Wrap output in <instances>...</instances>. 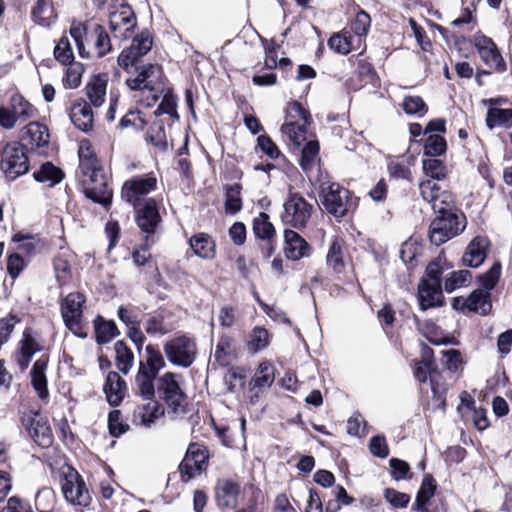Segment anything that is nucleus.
<instances>
[{"instance_id":"39","label":"nucleus","mask_w":512,"mask_h":512,"mask_svg":"<svg viewBox=\"0 0 512 512\" xmlns=\"http://www.w3.org/2000/svg\"><path fill=\"white\" fill-rule=\"evenodd\" d=\"M157 376L147 373L145 370L138 369L135 377V390L136 395L142 399L155 398V385L154 381Z\"/></svg>"},{"instance_id":"50","label":"nucleus","mask_w":512,"mask_h":512,"mask_svg":"<svg viewBox=\"0 0 512 512\" xmlns=\"http://www.w3.org/2000/svg\"><path fill=\"white\" fill-rule=\"evenodd\" d=\"M147 140L160 150L167 149L168 142L165 131V124L162 120L159 119L150 126L147 132Z\"/></svg>"},{"instance_id":"51","label":"nucleus","mask_w":512,"mask_h":512,"mask_svg":"<svg viewBox=\"0 0 512 512\" xmlns=\"http://www.w3.org/2000/svg\"><path fill=\"white\" fill-rule=\"evenodd\" d=\"M423 151L429 158L441 156L447 151V142L441 135H430L425 139Z\"/></svg>"},{"instance_id":"7","label":"nucleus","mask_w":512,"mask_h":512,"mask_svg":"<svg viewBox=\"0 0 512 512\" xmlns=\"http://www.w3.org/2000/svg\"><path fill=\"white\" fill-rule=\"evenodd\" d=\"M136 76L126 79L130 90H148L152 93V102L155 103L163 91V71L158 64H146L135 67Z\"/></svg>"},{"instance_id":"61","label":"nucleus","mask_w":512,"mask_h":512,"mask_svg":"<svg viewBox=\"0 0 512 512\" xmlns=\"http://www.w3.org/2000/svg\"><path fill=\"white\" fill-rule=\"evenodd\" d=\"M108 428L113 437H119L128 430L129 426L122 421L121 412L113 410L108 416Z\"/></svg>"},{"instance_id":"17","label":"nucleus","mask_w":512,"mask_h":512,"mask_svg":"<svg viewBox=\"0 0 512 512\" xmlns=\"http://www.w3.org/2000/svg\"><path fill=\"white\" fill-rule=\"evenodd\" d=\"M109 23L115 37L128 39L137 25V19L131 6L121 4L117 10L110 13Z\"/></svg>"},{"instance_id":"26","label":"nucleus","mask_w":512,"mask_h":512,"mask_svg":"<svg viewBox=\"0 0 512 512\" xmlns=\"http://www.w3.org/2000/svg\"><path fill=\"white\" fill-rule=\"evenodd\" d=\"M488 247L489 241L486 237H474L462 256L463 265L471 268L479 267L487 257Z\"/></svg>"},{"instance_id":"43","label":"nucleus","mask_w":512,"mask_h":512,"mask_svg":"<svg viewBox=\"0 0 512 512\" xmlns=\"http://www.w3.org/2000/svg\"><path fill=\"white\" fill-rule=\"evenodd\" d=\"M79 167L76 174H81L90 169L99 167V161L94 154L92 147L88 141H83L80 144L79 151Z\"/></svg>"},{"instance_id":"6","label":"nucleus","mask_w":512,"mask_h":512,"mask_svg":"<svg viewBox=\"0 0 512 512\" xmlns=\"http://www.w3.org/2000/svg\"><path fill=\"white\" fill-rule=\"evenodd\" d=\"M466 217L461 212L437 215L430 224L429 238L432 244L439 246L464 231Z\"/></svg>"},{"instance_id":"44","label":"nucleus","mask_w":512,"mask_h":512,"mask_svg":"<svg viewBox=\"0 0 512 512\" xmlns=\"http://www.w3.org/2000/svg\"><path fill=\"white\" fill-rule=\"evenodd\" d=\"M115 353H116V365L117 368L123 373L128 374L130 369L133 366L134 355L130 348L126 345V343L122 340L117 341L115 343Z\"/></svg>"},{"instance_id":"32","label":"nucleus","mask_w":512,"mask_h":512,"mask_svg":"<svg viewBox=\"0 0 512 512\" xmlns=\"http://www.w3.org/2000/svg\"><path fill=\"white\" fill-rule=\"evenodd\" d=\"M189 245L193 253L205 260H212L216 255V243L213 238L206 233H197L189 240Z\"/></svg>"},{"instance_id":"58","label":"nucleus","mask_w":512,"mask_h":512,"mask_svg":"<svg viewBox=\"0 0 512 512\" xmlns=\"http://www.w3.org/2000/svg\"><path fill=\"white\" fill-rule=\"evenodd\" d=\"M54 56L63 65L71 64L74 60L73 51L67 37H62L54 49Z\"/></svg>"},{"instance_id":"19","label":"nucleus","mask_w":512,"mask_h":512,"mask_svg":"<svg viewBox=\"0 0 512 512\" xmlns=\"http://www.w3.org/2000/svg\"><path fill=\"white\" fill-rule=\"evenodd\" d=\"M49 131L48 128L38 122H30L26 125L20 134L21 144L24 147H29L32 151L39 154H44L49 144Z\"/></svg>"},{"instance_id":"13","label":"nucleus","mask_w":512,"mask_h":512,"mask_svg":"<svg viewBox=\"0 0 512 512\" xmlns=\"http://www.w3.org/2000/svg\"><path fill=\"white\" fill-rule=\"evenodd\" d=\"M61 489L65 499L73 505L85 507L91 502V497L83 478L71 467H68L61 477Z\"/></svg>"},{"instance_id":"60","label":"nucleus","mask_w":512,"mask_h":512,"mask_svg":"<svg viewBox=\"0 0 512 512\" xmlns=\"http://www.w3.org/2000/svg\"><path fill=\"white\" fill-rule=\"evenodd\" d=\"M152 44V36L149 31L145 30L134 37L130 48H135L134 52L143 57L151 50Z\"/></svg>"},{"instance_id":"1","label":"nucleus","mask_w":512,"mask_h":512,"mask_svg":"<svg viewBox=\"0 0 512 512\" xmlns=\"http://www.w3.org/2000/svg\"><path fill=\"white\" fill-rule=\"evenodd\" d=\"M70 35L82 58L92 56L100 58L112 49L110 37L106 29L100 24L73 23L70 27Z\"/></svg>"},{"instance_id":"25","label":"nucleus","mask_w":512,"mask_h":512,"mask_svg":"<svg viewBox=\"0 0 512 512\" xmlns=\"http://www.w3.org/2000/svg\"><path fill=\"white\" fill-rule=\"evenodd\" d=\"M42 350V346L33 336L32 329L26 328L23 331L22 339L19 342V351L16 355V362L21 371L26 370L33 356Z\"/></svg>"},{"instance_id":"55","label":"nucleus","mask_w":512,"mask_h":512,"mask_svg":"<svg viewBox=\"0 0 512 512\" xmlns=\"http://www.w3.org/2000/svg\"><path fill=\"white\" fill-rule=\"evenodd\" d=\"M402 108L408 115H415L418 118L423 117L428 107L420 96H406L402 102Z\"/></svg>"},{"instance_id":"64","label":"nucleus","mask_w":512,"mask_h":512,"mask_svg":"<svg viewBox=\"0 0 512 512\" xmlns=\"http://www.w3.org/2000/svg\"><path fill=\"white\" fill-rule=\"evenodd\" d=\"M369 449L375 457L386 458L389 455V448L384 436H373L369 442Z\"/></svg>"},{"instance_id":"23","label":"nucleus","mask_w":512,"mask_h":512,"mask_svg":"<svg viewBox=\"0 0 512 512\" xmlns=\"http://www.w3.org/2000/svg\"><path fill=\"white\" fill-rule=\"evenodd\" d=\"M145 403L138 404L133 411L132 422L136 426L151 427V425L164 415V409L155 398L142 399Z\"/></svg>"},{"instance_id":"53","label":"nucleus","mask_w":512,"mask_h":512,"mask_svg":"<svg viewBox=\"0 0 512 512\" xmlns=\"http://www.w3.org/2000/svg\"><path fill=\"white\" fill-rule=\"evenodd\" d=\"M501 276V264L495 262L488 271L478 276V282L480 285L479 289L488 291L489 293L493 290Z\"/></svg>"},{"instance_id":"15","label":"nucleus","mask_w":512,"mask_h":512,"mask_svg":"<svg viewBox=\"0 0 512 512\" xmlns=\"http://www.w3.org/2000/svg\"><path fill=\"white\" fill-rule=\"evenodd\" d=\"M208 452L196 443L189 445L187 453L179 465L181 480L188 482L207 468Z\"/></svg>"},{"instance_id":"28","label":"nucleus","mask_w":512,"mask_h":512,"mask_svg":"<svg viewBox=\"0 0 512 512\" xmlns=\"http://www.w3.org/2000/svg\"><path fill=\"white\" fill-rule=\"evenodd\" d=\"M48 363L49 357L47 355H42L35 361L30 371L32 387L41 400H47L49 397L48 381L46 376Z\"/></svg>"},{"instance_id":"54","label":"nucleus","mask_w":512,"mask_h":512,"mask_svg":"<svg viewBox=\"0 0 512 512\" xmlns=\"http://www.w3.org/2000/svg\"><path fill=\"white\" fill-rule=\"evenodd\" d=\"M11 110L17 120H27L33 115V107L21 95L15 94L10 100Z\"/></svg>"},{"instance_id":"36","label":"nucleus","mask_w":512,"mask_h":512,"mask_svg":"<svg viewBox=\"0 0 512 512\" xmlns=\"http://www.w3.org/2000/svg\"><path fill=\"white\" fill-rule=\"evenodd\" d=\"M145 360L140 361L139 369L158 376L160 370L165 367V360L161 352L152 345L145 348Z\"/></svg>"},{"instance_id":"46","label":"nucleus","mask_w":512,"mask_h":512,"mask_svg":"<svg viewBox=\"0 0 512 512\" xmlns=\"http://www.w3.org/2000/svg\"><path fill=\"white\" fill-rule=\"evenodd\" d=\"M472 280V274L468 270H459L451 272L445 279L444 290L452 293L455 290L468 286Z\"/></svg>"},{"instance_id":"2","label":"nucleus","mask_w":512,"mask_h":512,"mask_svg":"<svg viewBox=\"0 0 512 512\" xmlns=\"http://www.w3.org/2000/svg\"><path fill=\"white\" fill-rule=\"evenodd\" d=\"M319 198L323 209L337 221L351 217L356 211L359 199L339 183H322Z\"/></svg>"},{"instance_id":"11","label":"nucleus","mask_w":512,"mask_h":512,"mask_svg":"<svg viewBox=\"0 0 512 512\" xmlns=\"http://www.w3.org/2000/svg\"><path fill=\"white\" fill-rule=\"evenodd\" d=\"M168 361L177 367H190L197 356V344L194 338L186 335L174 337L163 347Z\"/></svg>"},{"instance_id":"12","label":"nucleus","mask_w":512,"mask_h":512,"mask_svg":"<svg viewBox=\"0 0 512 512\" xmlns=\"http://www.w3.org/2000/svg\"><path fill=\"white\" fill-rule=\"evenodd\" d=\"M422 198L431 204L436 215L460 212L455 208L454 199L451 193L441 190L440 186L433 180H425L419 184Z\"/></svg>"},{"instance_id":"45","label":"nucleus","mask_w":512,"mask_h":512,"mask_svg":"<svg viewBox=\"0 0 512 512\" xmlns=\"http://www.w3.org/2000/svg\"><path fill=\"white\" fill-rule=\"evenodd\" d=\"M318 153L319 143L317 140H310L305 143L299 159V165L304 172H309L313 169Z\"/></svg>"},{"instance_id":"30","label":"nucleus","mask_w":512,"mask_h":512,"mask_svg":"<svg viewBox=\"0 0 512 512\" xmlns=\"http://www.w3.org/2000/svg\"><path fill=\"white\" fill-rule=\"evenodd\" d=\"M418 301L421 310L441 306L443 304L441 286H434L429 281H420L418 285Z\"/></svg>"},{"instance_id":"59","label":"nucleus","mask_w":512,"mask_h":512,"mask_svg":"<svg viewBox=\"0 0 512 512\" xmlns=\"http://www.w3.org/2000/svg\"><path fill=\"white\" fill-rule=\"evenodd\" d=\"M145 331L150 335H164L170 331V327H168L164 321V316L159 313L153 316H150L145 324Z\"/></svg>"},{"instance_id":"27","label":"nucleus","mask_w":512,"mask_h":512,"mask_svg":"<svg viewBox=\"0 0 512 512\" xmlns=\"http://www.w3.org/2000/svg\"><path fill=\"white\" fill-rule=\"evenodd\" d=\"M275 380V367L272 363L264 361L259 364L250 381V391L253 393L251 402L254 403L263 389L269 388Z\"/></svg>"},{"instance_id":"10","label":"nucleus","mask_w":512,"mask_h":512,"mask_svg":"<svg viewBox=\"0 0 512 512\" xmlns=\"http://www.w3.org/2000/svg\"><path fill=\"white\" fill-rule=\"evenodd\" d=\"M177 374L167 372L157 380V393L167 407L168 413L175 415L185 413L186 395L177 380Z\"/></svg>"},{"instance_id":"29","label":"nucleus","mask_w":512,"mask_h":512,"mask_svg":"<svg viewBox=\"0 0 512 512\" xmlns=\"http://www.w3.org/2000/svg\"><path fill=\"white\" fill-rule=\"evenodd\" d=\"M103 390L108 403L116 407L123 401L127 392V385L119 373L110 371L107 374Z\"/></svg>"},{"instance_id":"33","label":"nucleus","mask_w":512,"mask_h":512,"mask_svg":"<svg viewBox=\"0 0 512 512\" xmlns=\"http://www.w3.org/2000/svg\"><path fill=\"white\" fill-rule=\"evenodd\" d=\"M437 484L432 475L426 474L422 480L421 486L417 492L415 503L412 510L418 512H428L426 508L429 500L434 496Z\"/></svg>"},{"instance_id":"49","label":"nucleus","mask_w":512,"mask_h":512,"mask_svg":"<svg viewBox=\"0 0 512 512\" xmlns=\"http://www.w3.org/2000/svg\"><path fill=\"white\" fill-rule=\"evenodd\" d=\"M241 190L242 186L238 183L226 187L225 209L228 213L236 214L242 209Z\"/></svg>"},{"instance_id":"22","label":"nucleus","mask_w":512,"mask_h":512,"mask_svg":"<svg viewBox=\"0 0 512 512\" xmlns=\"http://www.w3.org/2000/svg\"><path fill=\"white\" fill-rule=\"evenodd\" d=\"M311 252L312 247L299 233L292 229L284 230V253L288 259L298 261L309 257Z\"/></svg>"},{"instance_id":"20","label":"nucleus","mask_w":512,"mask_h":512,"mask_svg":"<svg viewBox=\"0 0 512 512\" xmlns=\"http://www.w3.org/2000/svg\"><path fill=\"white\" fill-rule=\"evenodd\" d=\"M157 180L153 176H136L127 180L122 187V198L136 206L141 196H144L156 188Z\"/></svg>"},{"instance_id":"5","label":"nucleus","mask_w":512,"mask_h":512,"mask_svg":"<svg viewBox=\"0 0 512 512\" xmlns=\"http://www.w3.org/2000/svg\"><path fill=\"white\" fill-rule=\"evenodd\" d=\"M0 170L10 181L29 171V159L24 145L19 142H11L1 149Z\"/></svg>"},{"instance_id":"14","label":"nucleus","mask_w":512,"mask_h":512,"mask_svg":"<svg viewBox=\"0 0 512 512\" xmlns=\"http://www.w3.org/2000/svg\"><path fill=\"white\" fill-rule=\"evenodd\" d=\"M22 425L25 427L29 436L40 447H49L53 442V435L46 418L40 415L38 411H25L20 417Z\"/></svg>"},{"instance_id":"4","label":"nucleus","mask_w":512,"mask_h":512,"mask_svg":"<svg viewBox=\"0 0 512 512\" xmlns=\"http://www.w3.org/2000/svg\"><path fill=\"white\" fill-rule=\"evenodd\" d=\"M83 193L93 202L107 207L112 202L113 192L108 187L107 178L101 166L76 174Z\"/></svg>"},{"instance_id":"37","label":"nucleus","mask_w":512,"mask_h":512,"mask_svg":"<svg viewBox=\"0 0 512 512\" xmlns=\"http://www.w3.org/2000/svg\"><path fill=\"white\" fill-rule=\"evenodd\" d=\"M485 122L487 128L490 130H493L497 127L511 129L512 109L490 107L487 111Z\"/></svg>"},{"instance_id":"47","label":"nucleus","mask_w":512,"mask_h":512,"mask_svg":"<svg viewBox=\"0 0 512 512\" xmlns=\"http://www.w3.org/2000/svg\"><path fill=\"white\" fill-rule=\"evenodd\" d=\"M423 171L430 180H443L448 174V169L444 162L440 159L428 158L422 161Z\"/></svg>"},{"instance_id":"52","label":"nucleus","mask_w":512,"mask_h":512,"mask_svg":"<svg viewBox=\"0 0 512 512\" xmlns=\"http://www.w3.org/2000/svg\"><path fill=\"white\" fill-rule=\"evenodd\" d=\"M34 21L42 26H50L53 22V8L45 0H38L32 9Z\"/></svg>"},{"instance_id":"63","label":"nucleus","mask_w":512,"mask_h":512,"mask_svg":"<svg viewBox=\"0 0 512 512\" xmlns=\"http://www.w3.org/2000/svg\"><path fill=\"white\" fill-rule=\"evenodd\" d=\"M135 48H125L118 56L117 62L120 67L129 72L131 68L136 66L138 60L142 57L134 52Z\"/></svg>"},{"instance_id":"42","label":"nucleus","mask_w":512,"mask_h":512,"mask_svg":"<svg viewBox=\"0 0 512 512\" xmlns=\"http://www.w3.org/2000/svg\"><path fill=\"white\" fill-rule=\"evenodd\" d=\"M252 229L255 237L261 240L274 239L276 236L274 225L270 222V217L265 212H260L253 219Z\"/></svg>"},{"instance_id":"41","label":"nucleus","mask_w":512,"mask_h":512,"mask_svg":"<svg viewBox=\"0 0 512 512\" xmlns=\"http://www.w3.org/2000/svg\"><path fill=\"white\" fill-rule=\"evenodd\" d=\"M95 333L97 343L106 344L119 335V330L114 321L98 316L95 320Z\"/></svg>"},{"instance_id":"48","label":"nucleus","mask_w":512,"mask_h":512,"mask_svg":"<svg viewBox=\"0 0 512 512\" xmlns=\"http://www.w3.org/2000/svg\"><path fill=\"white\" fill-rule=\"evenodd\" d=\"M270 343L269 333L263 327H255L249 334L247 341L248 350L257 353L265 349Z\"/></svg>"},{"instance_id":"57","label":"nucleus","mask_w":512,"mask_h":512,"mask_svg":"<svg viewBox=\"0 0 512 512\" xmlns=\"http://www.w3.org/2000/svg\"><path fill=\"white\" fill-rule=\"evenodd\" d=\"M12 241L18 243L17 249L28 256L36 253L39 244V240L35 236L24 235L21 232L14 234Z\"/></svg>"},{"instance_id":"16","label":"nucleus","mask_w":512,"mask_h":512,"mask_svg":"<svg viewBox=\"0 0 512 512\" xmlns=\"http://www.w3.org/2000/svg\"><path fill=\"white\" fill-rule=\"evenodd\" d=\"M134 207L135 221L141 232L145 234L144 240L147 242L149 237L155 234L161 223L157 202L153 198H147Z\"/></svg>"},{"instance_id":"38","label":"nucleus","mask_w":512,"mask_h":512,"mask_svg":"<svg viewBox=\"0 0 512 512\" xmlns=\"http://www.w3.org/2000/svg\"><path fill=\"white\" fill-rule=\"evenodd\" d=\"M107 79L103 76H95L86 85V96L95 107L101 106L105 101Z\"/></svg>"},{"instance_id":"62","label":"nucleus","mask_w":512,"mask_h":512,"mask_svg":"<svg viewBox=\"0 0 512 512\" xmlns=\"http://www.w3.org/2000/svg\"><path fill=\"white\" fill-rule=\"evenodd\" d=\"M384 498L394 508H406L410 502V496L407 493L399 492L393 488L384 490Z\"/></svg>"},{"instance_id":"21","label":"nucleus","mask_w":512,"mask_h":512,"mask_svg":"<svg viewBox=\"0 0 512 512\" xmlns=\"http://www.w3.org/2000/svg\"><path fill=\"white\" fill-rule=\"evenodd\" d=\"M241 494L239 481L233 478L218 479L215 486V500L220 508L235 509Z\"/></svg>"},{"instance_id":"9","label":"nucleus","mask_w":512,"mask_h":512,"mask_svg":"<svg viewBox=\"0 0 512 512\" xmlns=\"http://www.w3.org/2000/svg\"><path fill=\"white\" fill-rule=\"evenodd\" d=\"M314 210L313 204L308 202L300 193H290L283 204L281 221L283 224L295 229L307 226Z\"/></svg>"},{"instance_id":"24","label":"nucleus","mask_w":512,"mask_h":512,"mask_svg":"<svg viewBox=\"0 0 512 512\" xmlns=\"http://www.w3.org/2000/svg\"><path fill=\"white\" fill-rule=\"evenodd\" d=\"M475 46L487 66L499 71L505 70V62L492 39L484 35L476 37Z\"/></svg>"},{"instance_id":"40","label":"nucleus","mask_w":512,"mask_h":512,"mask_svg":"<svg viewBox=\"0 0 512 512\" xmlns=\"http://www.w3.org/2000/svg\"><path fill=\"white\" fill-rule=\"evenodd\" d=\"M85 298L82 294L69 293L61 302V314L63 318L82 317V306Z\"/></svg>"},{"instance_id":"31","label":"nucleus","mask_w":512,"mask_h":512,"mask_svg":"<svg viewBox=\"0 0 512 512\" xmlns=\"http://www.w3.org/2000/svg\"><path fill=\"white\" fill-rule=\"evenodd\" d=\"M70 119L81 131H90L93 127V111L90 104L84 100L74 103L71 108Z\"/></svg>"},{"instance_id":"8","label":"nucleus","mask_w":512,"mask_h":512,"mask_svg":"<svg viewBox=\"0 0 512 512\" xmlns=\"http://www.w3.org/2000/svg\"><path fill=\"white\" fill-rule=\"evenodd\" d=\"M310 114L300 102L293 101L286 109V122L281 127V132L296 146L300 147L307 140V128Z\"/></svg>"},{"instance_id":"3","label":"nucleus","mask_w":512,"mask_h":512,"mask_svg":"<svg viewBox=\"0 0 512 512\" xmlns=\"http://www.w3.org/2000/svg\"><path fill=\"white\" fill-rule=\"evenodd\" d=\"M413 374L420 383H425L428 379L430 380L432 398L428 401V409L432 411L442 410L444 412L447 384L436 371L434 360L422 359L416 362Z\"/></svg>"},{"instance_id":"56","label":"nucleus","mask_w":512,"mask_h":512,"mask_svg":"<svg viewBox=\"0 0 512 512\" xmlns=\"http://www.w3.org/2000/svg\"><path fill=\"white\" fill-rule=\"evenodd\" d=\"M53 267L58 284L62 286L68 283L71 278V265L69 261L63 255H59L54 258Z\"/></svg>"},{"instance_id":"34","label":"nucleus","mask_w":512,"mask_h":512,"mask_svg":"<svg viewBox=\"0 0 512 512\" xmlns=\"http://www.w3.org/2000/svg\"><path fill=\"white\" fill-rule=\"evenodd\" d=\"M64 176L63 170L51 162L42 164L40 168L33 173L35 181L45 184L48 187H54L60 183Z\"/></svg>"},{"instance_id":"18","label":"nucleus","mask_w":512,"mask_h":512,"mask_svg":"<svg viewBox=\"0 0 512 512\" xmlns=\"http://www.w3.org/2000/svg\"><path fill=\"white\" fill-rule=\"evenodd\" d=\"M452 306L457 310H468L481 316L488 315L492 310L491 293L483 289L473 290L468 297H455Z\"/></svg>"},{"instance_id":"35","label":"nucleus","mask_w":512,"mask_h":512,"mask_svg":"<svg viewBox=\"0 0 512 512\" xmlns=\"http://www.w3.org/2000/svg\"><path fill=\"white\" fill-rule=\"evenodd\" d=\"M344 248L345 242L339 236H333L330 239L326 261L328 266L333 268V270L338 273L342 272L345 267Z\"/></svg>"}]
</instances>
